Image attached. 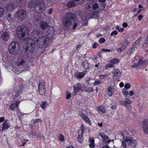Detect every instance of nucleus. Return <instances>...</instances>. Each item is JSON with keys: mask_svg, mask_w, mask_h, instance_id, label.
<instances>
[{"mask_svg": "<svg viewBox=\"0 0 148 148\" xmlns=\"http://www.w3.org/2000/svg\"><path fill=\"white\" fill-rule=\"evenodd\" d=\"M32 35L34 38L37 39L35 42L37 47L40 48L46 47L50 42L52 37L45 34L44 31L36 29L32 32Z\"/></svg>", "mask_w": 148, "mask_h": 148, "instance_id": "f257e3e1", "label": "nucleus"}, {"mask_svg": "<svg viewBox=\"0 0 148 148\" xmlns=\"http://www.w3.org/2000/svg\"><path fill=\"white\" fill-rule=\"evenodd\" d=\"M29 32L28 28L25 26L19 27L17 29V35L20 40L21 43L25 42L29 38L27 34Z\"/></svg>", "mask_w": 148, "mask_h": 148, "instance_id": "f03ea898", "label": "nucleus"}, {"mask_svg": "<svg viewBox=\"0 0 148 148\" xmlns=\"http://www.w3.org/2000/svg\"><path fill=\"white\" fill-rule=\"evenodd\" d=\"M75 20L74 14L71 12H69L63 18L62 21L64 26L69 28L72 23L75 21Z\"/></svg>", "mask_w": 148, "mask_h": 148, "instance_id": "7ed1b4c3", "label": "nucleus"}, {"mask_svg": "<svg viewBox=\"0 0 148 148\" xmlns=\"http://www.w3.org/2000/svg\"><path fill=\"white\" fill-rule=\"evenodd\" d=\"M26 47L25 51L27 53L32 52L34 49L35 46H36L35 41L32 38H28L26 41Z\"/></svg>", "mask_w": 148, "mask_h": 148, "instance_id": "20e7f679", "label": "nucleus"}, {"mask_svg": "<svg viewBox=\"0 0 148 148\" xmlns=\"http://www.w3.org/2000/svg\"><path fill=\"white\" fill-rule=\"evenodd\" d=\"M19 43L17 42H11L8 47L10 53L14 55H16L18 53Z\"/></svg>", "mask_w": 148, "mask_h": 148, "instance_id": "39448f33", "label": "nucleus"}, {"mask_svg": "<svg viewBox=\"0 0 148 148\" xmlns=\"http://www.w3.org/2000/svg\"><path fill=\"white\" fill-rule=\"evenodd\" d=\"M16 17L18 19L22 20L25 19L27 17L26 12L23 10H18L16 14Z\"/></svg>", "mask_w": 148, "mask_h": 148, "instance_id": "423d86ee", "label": "nucleus"}, {"mask_svg": "<svg viewBox=\"0 0 148 148\" xmlns=\"http://www.w3.org/2000/svg\"><path fill=\"white\" fill-rule=\"evenodd\" d=\"M125 141L127 142L128 146L132 147H135L137 145L136 141L133 139L131 137H126Z\"/></svg>", "mask_w": 148, "mask_h": 148, "instance_id": "0eeeda50", "label": "nucleus"}, {"mask_svg": "<svg viewBox=\"0 0 148 148\" xmlns=\"http://www.w3.org/2000/svg\"><path fill=\"white\" fill-rule=\"evenodd\" d=\"M38 91L40 95H44L45 92V88L43 82H40L38 84Z\"/></svg>", "mask_w": 148, "mask_h": 148, "instance_id": "6e6552de", "label": "nucleus"}, {"mask_svg": "<svg viewBox=\"0 0 148 148\" xmlns=\"http://www.w3.org/2000/svg\"><path fill=\"white\" fill-rule=\"evenodd\" d=\"M142 125L143 132L146 134H148V120H144L143 121Z\"/></svg>", "mask_w": 148, "mask_h": 148, "instance_id": "1a4fd4ad", "label": "nucleus"}, {"mask_svg": "<svg viewBox=\"0 0 148 148\" xmlns=\"http://www.w3.org/2000/svg\"><path fill=\"white\" fill-rule=\"evenodd\" d=\"M33 3V1H31L29 3V5L31 7H34L35 10L38 13H40V12H42L40 8L39 4H36L35 6H34V5H32V4Z\"/></svg>", "mask_w": 148, "mask_h": 148, "instance_id": "9d476101", "label": "nucleus"}, {"mask_svg": "<svg viewBox=\"0 0 148 148\" xmlns=\"http://www.w3.org/2000/svg\"><path fill=\"white\" fill-rule=\"evenodd\" d=\"M39 27L42 30L45 29L49 26L48 24L45 21H40L39 24Z\"/></svg>", "mask_w": 148, "mask_h": 148, "instance_id": "9b49d317", "label": "nucleus"}, {"mask_svg": "<svg viewBox=\"0 0 148 148\" xmlns=\"http://www.w3.org/2000/svg\"><path fill=\"white\" fill-rule=\"evenodd\" d=\"M10 36V35L8 32H4L2 34L1 38L3 41H7L9 39Z\"/></svg>", "mask_w": 148, "mask_h": 148, "instance_id": "f8f14e48", "label": "nucleus"}, {"mask_svg": "<svg viewBox=\"0 0 148 148\" xmlns=\"http://www.w3.org/2000/svg\"><path fill=\"white\" fill-rule=\"evenodd\" d=\"M138 63L139 67L144 66L148 64V60L142 61V59H140L138 60Z\"/></svg>", "mask_w": 148, "mask_h": 148, "instance_id": "ddd939ff", "label": "nucleus"}, {"mask_svg": "<svg viewBox=\"0 0 148 148\" xmlns=\"http://www.w3.org/2000/svg\"><path fill=\"white\" fill-rule=\"evenodd\" d=\"M16 64L18 66H23L25 65V62L24 59H21L18 60Z\"/></svg>", "mask_w": 148, "mask_h": 148, "instance_id": "4468645a", "label": "nucleus"}, {"mask_svg": "<svg viewBox=\"0 0 148 148\" xmlns=\"http://www.w3.org/2000/svg\"><path fill=\"white\" fill-rule=\"evenodd\" d=\"M6 8L8 11H11L14 8V5L12 3H8Z\"/></svg>", "mask_w": 148, "mask_h": 148, "instance_id": "2eb2a0df", "label": "nucleus"}, {"mask_svg": "<svg viewBox=\"0 0 148 148\" xmlns=\"http://www.w3.org/2000/svg\"><path fill=\"white\" fill-rule=\"evenodd\" d=\"M82 88V86L80 83H79L76 84V85L74 86V91L77 92H79Z\"/></svg>", "mask_w": 148, "mask_h": 148, "instance_id": "dca6fc26", "label": "nucleus"}, {"mask_svg": "<svg viewBox=\"0 0 148 148\" xmlns=\"http://www.w3.org/2000/svg\"><path fill=\"white\" fill-rule=\"evenodd\" d=\"M86 75V74L84 72H77V74L75 75V77L77 79H79L83 77Z\"/></svg>", "mask_w": 148, "mask_h": 148, "instance_id": "f3484780", "label": "nucleus"}, {"mask_svg": "<svg viewBox=\"0 0 148 148\" xmlns=\"http://www.w3.org/2000/svg\"><path fill=\"white\" fill-rule=\"evenodd\" d=\"M113 73L114 75L117 77H120L121 76V73L120 70L118 69L114 70Z\"/></svg>", "mask_w": 148, "mask_h": 148, "instance_id": "a211bd4d", "label": "nucleus"}, {"mask_svg": "<svg viewBox=\"0 0 148 148\" xmlns=\"http://www.w3.org/2000/svg\"><path fill=\"white\" fill-rule=\"evenodd\" d=\"M89 141L90 143L89 145L90 147L91 148H94L95 147V145L94 138H89Z\"/></svg>", "mask_w": 148, "mask_h": 148, "instance_id": "6ab92c4d", "label": "nucleus"}, {"mask_svg": "<svg viewBox=\"0 0 148 148\" xmlns=\"http://www.w3.org/2000/svg\"><path fill=\"white\" fill-rule=\"evenodd\" d=\"M47 33L49 35H53L54 33V28L52 27H49L47 30Z\"/></svg>", "mask_w": 148, "mask_h": 148, "instance_id": "aec40b11", "label": "nucleus"}, {"mask_svg": "<svg viewBox=\"0 0 148 148\" xmlns=\"http://www.w3.org/2000/svg\"><path fill=\"white\" fill-rule=\"evenodd\" d=\"M7 121V120H6L3 123V126L2 127V131H3V130L5 129H7L9 127L10 125L8 123Z\"/></svg>", "mask_w": 148, "mask_h": 148, "instance_id": "412c9836", "label": "nucleus"}, {"mask_svg": "<svg viewBox=\"0 0 148 148\" xmlns=\"http://www.w3.org/2000/svg\"><path fill=\"white\" fill-rule=\"evenodd\" d=\"M78 135L77 137V140L80 143H81L83 141V134L80 133V131L79 130L78 132Z\"/></svg>", "mask_w": 148, "mask_h": 148, "instance_id": "4be33fe9", "label": "nucleus"}, {"mask_svg": "<svg viewBox=\"0 0 148 148\" xmlns=\"http://www.w3.org/2000/svg\"><path fill=\"white\" fill-rule=\"evenodd\" d=\"M82 118L85 121H86L87 123L90 124V122L89 120V118L86 115H82Z\"/></svg>", "mask_w": 148, "mask_h": 148, "instance_id": "5701e85b", "label": "nucleus"}, {"mask_svg": "<svg viewBox=\"0 0 148 148\" xmlns=\"http://www.w3.org/2000/svg\"><path fill=\"white\" fill-rule=\"evenodd\" d=\"M75 3L73 1H69L67 4V6L68 8H71L74 7L75 5Z\"/></svg>", "mask_w": 148, "mask_h": 148, "instance_id": "b1692460", "label": "nucleus"}, {"mask_svg": "<svg viewBox=\"0 0 148 148\" xmlns=\"http://www.w3.org/2000/svg\"><path fill=\"white\" fill-rule=\"evenodd\" d=\"M48 104L47 102H42L40 104V106L41 108L44 110H45L46 107L48 106Z\"/></svg>", "mask_w": 148, "mask_h": 148, "instance_id": "393cba45", "label": "nucleus"}, {"mask_svg": "<svg viewBox=\"0 0 148 148\" xmlns=\"http://www.w3.org/2000/svg\"><path fill=\"white\" fill-rule=\"evenodd\" d=\"M113 91V89L110 86H109L108 88V93L109 96H111L112 95Z\"/></svg>", "mask_w": 148, "mask_h": 148, "instance_id": "a878e982", "label": "nucleus"}, {"mask_svg": "<svg viewBox=\"0 0 148 148\" xmlns=\"http://www.w3.org/2000/svg\"><path fill=\"white\" fill-rule=\"evenodd\" d=\"M38 4H39L40 8L42 11H44L45 9V4H44L43 2H40Z\"/></svg>", "mask_w": 148, "mask_h": 148, "instance_id": "bb28decb", "label": "nucleus"}, {"mask_svg": "<svg viewBox=\"0 0 148 148\" xmlns=\"http://www.w3.org/2000/svg\"><path fill=\"white\" fill-rule=\"evenodd\" d=\"M97 110L100 114L103 113L105 112V110L101 106H100L97 108Z\"/></svg>", "mask_w": 148, "mask_h": 148, "instance_id": "cd10ccee", "label": "nucleus"}, {"mask_svg": "<svg viewBox=\"0 0 148 148\" xmlns=\"http://www.w3.org/2000/svg\"><path fill=\"white\" fill-rule=\"evenodd\" d=\"M126 100L123 102V104L124 106H125L127 105H130L132 103V101L131 100L127 99V98H126Z\"/></svg>", "mask_w": 148, "mask_h": 148, "instance_id": "c85d7f7f", "label": "nucleus"}, {"mask_svg": "<svg viewBox=\"0 0 148 148\" xmlns=\"http://www.w3.org/2000/svg\"><path fill=\"white\" fill-rule=\"evenodd\" d=\"M82 64H83V66L84 68L86 69H88L89 68V64L87 62H83Z\"/></svg>", "mask_w": 148, "mask_h": 148, "instance_id": "c756f323", "label": "nucleus"}, {"mask_svg": "<svg viewBox=\"0 0 148 148\" xmlns=\"http://www.w3.org/2000/svg\"><path fill=\"white\" fill-rule=\"evenodd\" d=\"M99 135L102 138L105 139H108L109 138V137L106 136L105 134L103 133L100 132L99 134Z\"/></svg>", "mask_w": 148, "mask_h": 148, "instance_id": "7c9ffc66", "label": "nucleus"}, {"mask_svg": "<svg viewBox=\"0 0 148 148\" xmlns=\"http://www.w3.org/2000/svg\"><path fill=\"white\" fill-rule=\"evenodd\" d=\"M129 44V42L127 41L125 42L124 44L121 46V48L123 50L125 49L126 47L128 46Z\"/></svg>", "mask_w": 148, "mask_h": 148, "instance_id": "2f4dec72", "label": "nucleus"}, {"mask_svg": "<svg viewBox=\"0 0 148 148\" xmlns=\"http://www.w3.org/2000/svg\"><path fill=\"white\" fill-rule=\"evenodd\" d=\"M31 121L34 124H35L36 122H42L41 120L40 119H33Z\"/></svg>", "mask_w": 148, "mask_h": 148, "instance_id": "473e14b6", "label": "nucleus"}, {"mask_svg": "<svg viewBox=\"0 0 148 148\" xmlns=\"http://www.w3.org/2000/svg\"><path fill=\"white\" fill-rule=\"evenodd\" d=\"M119 60L118 59L115 58L111 60V63L112 64H116L119 63Z\"/></svg>", "mask_w": 148, "mask_h": 148, "instance_id": "72a5a7b5", "label": "nucleus"}, {"mask_svg": "<svg viewBox=\"0 0 148 148\" xmlns=\"http://www.w3.org/2000/svg\"><path fill=\"white\" fill-rule=\"evenodd\" d=\"M85 130V128L84 126L83 125V124H82L81 125V130H79L80 131V133L83 134L84 131Z\"/></svg>", "mask_w": 148, "mask_h": 148, "instance_id": "f704fd0d", "label": "nucleus"}, {"mask_svg": "<svg viewBox=\"0 0 148 148\" xmlns=\"http://www.w3.org/2000/svg\"><path fill=\"white\" fill-rule=\"evenodd\" d=\"M58 139L60 141H63L64 140V138L62 134H60L58 136Z\"/></svg>", "mask_w": 148, "mask_h": 148, "instance_id": "c9c22d12", "label": "nucleus"}, {"mask_svg": "<svg viewBox=\"0 0 148 148\" xmlns=\"http://www.w3.org/2000/svg\"><path fill=\"white\" fill-rule=\"evenodd\" d=\"M4 11L3 8L0 7V17L3 16L4 13Z\"/></svg>", "mask_w": 148, "mask_h": 148, "instance_id": "e433bc0d", "label": "nucleus"}, {"mask_svg": "<svg viewBox=\"0 0 148 148\" xmlns=\"http://www.w3.org/2000/svg\"><path fill=\"white\" fill-rule=\"evenodd\" d=\"M71 97V94L69 92L67 91L66 92V99H69Z\"/></svg>", "mask_w": 148, "mask_h": 148, "instance_id": "4c0bfd02", "label": "nucleus"}, {"mask_svg": "<svg viewBox=\"0 0 148 148\" xmlns=\"http://www.w3.org/2000/svg\"><path fill=\"white\" fill-rule=\"evenodd\" d=\"M99 6L97 3H95L92 6V9L93 10H95Z\"/></svg>", "mask_w": 148, "mask_h": 148, "instance_id": "58836bf2", "label": "nucleus"}, {"mask_svg": "<svg viewBox=\"0 0 148 148\" xmlns=\"http://www.w3.org/2000/svg\"><path fill=\"white\" fill-rule=\"evenodd\" d=\"M105 41L106 40L103 38H101L99 40V42L101 43H104Z\"/></svg>", "mask_w": 148, "mask_h": 148, "instance_id": "ea45409f", "label": "nucleus"}, {"mask_svg": "<svg viewBox=\"0 0 148 148\" xmlns=\"http://www.w3.org/2000/svg\"><path fill=\"white\" fill-rule=\"evenodd\" d=\"M108 76V75L107 74H105L104 75H100L99 76V78L100 79H101L104 78L105 77H107Z\"/></svg>", "mask_w": 148, "mask_h": 148, "instance_id": "a19ab883", "label": "nucleus"}, {"mask_svg": "<svg viewBox=\"0 0 148 148\" xmlns=\"http://www.w3.org/2000/svg\"><path fill=\"white\" fill-rule=\"evenodd\" d=\"M15 107L16 106H15V104H12L10 105V108L11 110L14 111Z\"/></svg>", "mask_w": 148, "mask_h": 148, "instance_id": "79ce46f5", "label": "nucleus"}, {"mask_svg": "<svg viewBox=\"0 0 148 148\" xmlns=\"http://www.w3.org/2000/svg\"><path fill=\"white\" fill-rule=\"evenodd\" d=\"M11 14H9L8 15V16L7 17V19L10 22H12L13 21V19H12L10 17Z\"/></svg>", "mask_w": 148, "mask_h": 148, "instance_id": "37998d69", "label": "nucleus"}, {"mask_svg": "<svg viewBox=\"0 0 148 148\" xmlns=\"http://www.w3.org/2000/svg\"><path fill=\"white\" fill-rule=\"evenodd\" d=\"M126 143H127V142L125 141V140H123L122 142V145L123 148H126L127 147Z\"/></svg>", "mask_w": 148, "mask_h": 148, "instance_id": "c03bdc74", "label": "nucleus"}, {"mask_svg": "<svg viewBox=\"0 0 148 148\" xmlns=\"http://www.w3.org/2000/svg\"><path fill=\"white\" fill-rule=\"evenodd\" d=\"M101 83V81L100 80H96L95 81L94 83V85H97L100 84Z\"/></svg>", "mask_w": 148, "mask_h": 148, "instance_id": "a18cd8bd", "label": "nucleus"}, {"mask_svg": "<svg viewBox=\"0 0 148 148\" xmlns=\"http://www.w3.org/2000/svg\"><path fill=\"white\" fill-rule=\"evenodd\" d=\"M37 137H38V138H39V137H40V139H41V138H42L43 140H44L45 138L44 136L42 134H39L38 135H37Z\"/></svg>", "mask_w": 148, "mask_h": 148, "instance_id": "49530a36", "label": "nucleus"}, {"mask_svg": "<svg viewBox=\"0 0 148 148\" xmlns=\"http://www.w3.org/2000/svg\"><path fill=\"white\" fill-rule=\"evenodd\" d=\"M123 95H127L128 94V92L127 90L125 89L123 90Z\"/></svg>", "mask_w": 148, "mask_h": 148, "instance_id": "de8ad7c7", "label": "nucleus"}, {"mask_svg": "<svg viewBox=\"0 0 148 148\" xmlns=\"http://www.w3.org/2000/svg\"><path fill=\"white\" fill-rule=\"evenodd\" d=\"M142 37H140L135 42V43L137 44L138 45L139 44V42H140L142 39Z\"/></svg>", "mask_w": 148, "mask_h": 148, "instance_id": "09e8293b", "label": "nucleus"}, {"mask_svg": "<svg viewBox=\"0 0 148 148\" xmlns=\"http://www.w3.org/2000/svg\"><path fill=\"white\" fill-rule=\"evenodd\" d=\"M93 91V89L91 87L88 88L86 90V92H90Z\"/></svg>", "mask_w": 148, "mask_h": 148, "instance_id": "8fccbe9b", "label": "nucleus"}, {"mask_svg": "<svg viewBox=\"0 0 148 148\" xmlns=\"http://www.w3.org/2000/svg\"><path fill=\"white\" fill-rule=\"evenodd\" d=\"M98 44L96 43H94L92 45V47L93 48L95 49L97 48V47L98 46Z\"/></svg>", "mask_w": 148, "mask_h": 148, "instance_id": "3c124183", "label": "nucleus"}, {"mask_svg": "<svg viewBox=\"0 0 148 148\" xmlns=\"http://www.w3.org/2000/svg\"><path fill=\"white\" fill-rule=\"evenodd\" d=\"M91 6L90 5L89 3H87L85 6V8L86 9H89V8H91Z\"/></svg>", "mask_w": 148, "mask_h": 148, "instance_id": "603ef678", "label": "nucleus"}, {"mask_svg": "<svg viewBox=\"0 0 148 148\" xmlns=\"http://www.w3.org/2000/svg\"><path fill=\"white\" fill-rule=\"evenodd\" d=\"M32 134L33 138H35L36 136V133L34 131H32Z\"/></svg>", "mask_w": 148, "mask_h": 148, "instance_id": "864d4df0", "label": "nucleus"}, {"mask_svg": "<svg viewBox=\"0 0 148 148\" xmlns=\"http://www.w3.org/2000/svg\"><path fill=\"white\" fill-rule=\"evenodd\" d=\"M125 88L126 89H128L130 87V86L129 84H126L125 86Z\"/></svg>", "mask_w": 148, "mask_h": 148, "instance_id": "5fc2aeb1", "label": "nucleus"}, {"mask_svg": "<svg viewBox=\"0 0 148 148\" xmlns=\"http://www.w3.org/2000/svg\"><path fill=\"white\" fill-rule=\"evenodd\" d=\"M98 11H93L92 13L91 14V18H93L94 15Z\"/></svg>", "mask_w": 148, "mask_h": 148, "instance_id": "6e6d98bb", "label": "nucleus"}, {"mask_svg": "<svg viewBox=\"0 0 148 148\" xmlns=\"http://www.w3.org/2000/svg\"><path fill=\"white\" fill-rule=\"evenodd\" d=\"M138 67H139V66H138V63L137 64H134V65H132L131 66L132 68H137Z\"/></svg>", "mask_w": 148, "mask_h": 148, "instance_id": "4d7b16f0", "label": "nucleus"}, {"mask_svg": "<svg viewBox=\"0 0 148 148\" xmlns=\"http://www.w3.org/2000/svg\"><path fill=\"white\" fill-rule=\"evenodd\" d=\"M117 34V32L116 31H115L112 32L111 35V36H113V34L116 35Z\"/></svg>", "mask_w": 148, "mask_h": 148, "instance_id": "13d9d810", "label": "nucleus"}, {"mask_svg": "<svg viewBox=\"0 0 148 148\" xmlns=\"http://www.w3.org/2000/svg\"><path fill=\"white\" fill-rule=\"evenodd\" d=\"M114 66V65L113 64H108L106 66V67H107L111 68L112 67Z\"/></svg>", "mask_w": 148, "mask_h": 148, "instance_id": "bf43d9fd", "label": "nucleus"}, {"mask_svg": "<svg viewBox=\"0 0 148 148\" xmlns=\"http://www.w3.org/2000/svg\"><path fill=\"white\" fill-rule=\"evenodd\" d=\"M101 50L105 52H110L111 51V50L110 49H102Z\"/></svg>", "mask_w": 148, "mask_h": 148, "instance_id": "052dcab7", "label": "nucleus"}, {"mask_svg": "<svg viewBox=\"0 0 148 148\" xmlns=\"http://www.w3.org/2000/svg\"><path fill=\"white\" fill-rule=\"evenodd\" d=\"M78 25L77 23H75L74 24L73 26V29H75L77 26Z\"/></svg>", "mask_w": 148, "mask_h": 148, "instance_id": "680f3d73", "label": "nucleus"}, {"mask_svg": "<svg viewBox=\"0 0 148 148\" xmlns=\"http://www.w3.org/2000/svg\"><path fill=\"white\" fill-rule=\"evenodd\" d=\"M117 51L119 53H120L122 51H123V50L121 49V48H117Z\"/></svg>", "mask_w": 148, "mask_h": 148, "instance_id": "e2e57ef3", "label": "nucleus"}, {"mask_svg": "<svg viewBox=\"0 0 148 148\" xmlns=\"http://www.w3.org/2000/svg\"><path fill=\"white\" fill-rule=\"evenodd\" d=\"M15 104H14L16 107L18 108V105L19 103V102L18 101H16L15 102Z\"/></svg>", "mask_w": 148, "mask_h": 148, "instance_id": "0e129e2a", "label": "nucleus"}, {"mask_svg": "<svg viewBox=\"0 0 148 148\" xmlns=\"http://www.w3.org/2000/svg\"><path fill=\"white\" fill-rule=\"evenodd\" d=\"M143 17V16L141 15H139L138 16V20L140 21Z\"/></svg>", "mask_w": 148, "mask_h": 148, "instance_id": "69168bd1", "label": "nucleus"}, {"mask_svg": "<svg viewBox=\"0 0 148 148\" xmlns=\"http://www.w3.org/2000/svg\"><path fill=\"white\" fill-rule=\"evenodd\" d=\"M127 23H124L123 24V26L124 27H126L127 26Z\"/></svg>", "mask_w": 148, "mask_h": 148, "instance_id": "338daca9", "label": "nucleus"}, {"mask_svg": "<svg viewBox=\"0 0 148 148\" xmlns=\"http://www.w3.org/2000/svg\"><path fill=\"white\" fill-rule=\"evenodd\" d=\"M5 119L3 117H1L0 118V122H3L4 121Z\"/></svg>", "mask_w": 148, "mask_h": 148, "instance_id": "774afa93", "label": "nucleus"}]
</instances>
